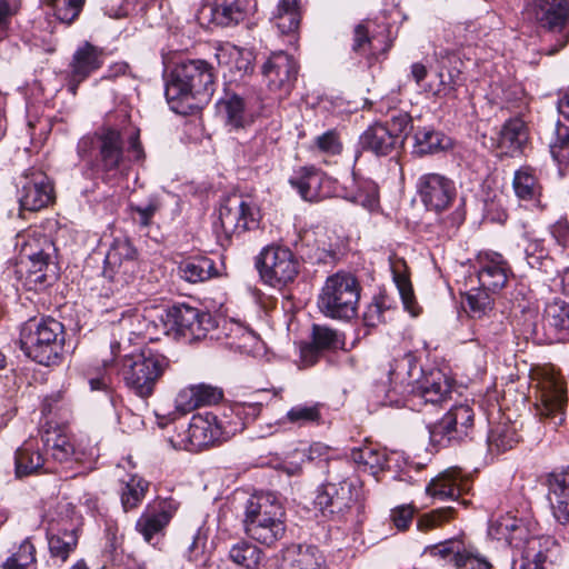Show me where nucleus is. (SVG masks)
Masks as SVG:
<instances>
[{
	"label": "nucleus",
	"instance_id": "6e6d98bb",
	"mask_svg": "<svg viewBox=\"0 0 569 569\" xmlns=\"http://www.w3.org/2000/svg\"><path fill=\"white\" fill-rule=\"evenodd\" d=\"M526 241L525 256L528 264L533 269H543L549 261L543 240L527 237Z\"/></svg>",
	"mask_w": 569,
	"mask_h": 569
},
{
	"label": "nucleus",
	"instance_id": "b1692460",
	"mask_svg": "<svg viewBox=\"0 0 569 569\" xmlns=\"http://www.w3.org/2000/svg\"><path fill=\"white\" fill-rule=\"evenodd\" d=\"M512 188L516 197L529 202L533 208L543 211L548 203L543 196V186L537 169L530 166H522L515 171Z\"/></svg>",
	"mask_w": 569,
	"mask_h": 569
},
{
	"label": "nucleus",
	"instance_id": "58836bf2",
	"mask_svg": "<svg viewBox=\"0 0 569 569\" xmlns=\"http://www.w3.org/2000/svg\"><path fill=\"white\" fill-rule=\"evenodd\" d=\"M150 483L138 475L130 476L127 481H121L119 496L124 512L137 509L149 491Z\"/></svg>",
	"mask_w": 569,
	"mask_h": 569
},
{
	"label": "nucleus",
	"instance_id": "37998d69",
	"mask_svg": "<svg viewBox=\"0 0 569 569\" xmlns=\"http://www.w3.org/2000/svg\"><path fill=\"white\" fill-rule=\"evenodd\" d=\"M229 559L246 569H258L263 559V551L247 540H240L230 548Z\"/></svg>",
	"mask_w": 569,
	"mask_h": 569
},
{
	"label": "nucleus",
	"instance_id": "79ce46f5",
	"mask_svg": "<svg viewBox=\"0 0 569 569\" xmlns=\"http://www.w3.org/2000/svg\"><path fill=\"white\" fill-rule=\"evenodd\" d=\"M350 458L359 466L370 470L372 475L382 470L387 465V453L377 445L366 443L351 449Z\"/></svg>",
	"mask_w": 569,
	"mask_h": 569
},
{
	"label": "nucleus",
	"instance_id": "9d476101",
	"mask_svg": "<svg viewBox=\"0 0 569 569\" xmlns=\"http://www.w3.org/2000/svg\"><path fill=\"white\" fill-rule=\"evenodd\" d=\"M21 253L29 258L27 279L36 287L50 284L57 278V264L53 261L56 247L46 236H18Z\"/></svg>",
	"mask_w": 569,
	"mask_h": 569
},
{
	"label": "nucleus",
	"instance_id": "393cba45",
	"mask_svg": "<svg viewBox=\"0 0 569 569\" xmlns=\"http://www.w3.org/2000/svg\"><path fill=\"white\" fill-rule=\"evenodd\" d=\"M342 346L341 335L327 326L313 325L311 342L301 347L300 359L305 367L313 366L323 351H333Z\"/></svg>",
	"mask_w": 569,
	"mask_h": 569
},
{
	"label": "nucleus",
	"instance_id": "a878e982",
	"mask_svg": "<svg viewBox=\"0 0 569 569\" xmlns=\"http://www.w3.org/2000/svg\"><path fill=\"white\" fill-rule=\"evenodd\" d=\"M222 396V390L211 385H190L178 392L174 405L179 412L188 413L199 407L217 405Z\"/></svg>",
	"mask_w": 569,
	"mask_h": 569
},
{
	"label": "nucleus",
	"instance_id": "774afa93",
	"mask_svg": "<svg viewBox=\"0 0 569 569\" xmlns=\"http://www.w3.org/2000/svg\"><path fill=\"white\" fill-rule=\"evenodd\" d=\"M550 236L555 242L561 248L569 244V221L567 217H560L557 221L551 223L548 228Z\"/></svg>",
	"mask_w": 569,
	"mask_h": 569
},
{
	"label": "nucleus",
	"instance_id": "a19ab883",
	"mask_svg": "<svg viewBox=\"0 0 569 569\" xmlns=\"http://www.w3.org/2000/svg\"><path fill=\"white\" fill-rule=\"evenodd\" d=\"M528 140L526 123L519 118L507 120L499 131L498 146L506 151H518Z\"/></svg>",
	"mask_w": 569,
	"mask_h": 569
},
{
	"label": "nucleus",
	"instance_id": "f3484780",
	"mask_svg": "<svg viewBox=\"0 0 569 569\" xmlns=\"http://www.w3.org/2000/svg\"><path fill=\"white\" fill-rule=\"evenodd\" d=\"M21 210L39 211L53 201V186L40 170L24 172L17 182Z\"/></svg>",
	"mask_w": 569,
	"mask_h": 569
},
{
	"label": "nucleus",
	"instance_id": "de8ad7c7",
	"mask_svg": "<svg viewBox=\"0 0 569 569\" xmlns=\"http://www.w3.org/2000/svg\"><path fill=\"white\" fill-rule=\"evenodd\" d=\"M488 292L480 287L466 293L462 303L470 317L482 319L492 311V299Z\"/></svg>",
	"mask_w": 569,
	"mask_h": 569
},
{
	"label": "nucleus",
	"instance_id": "bf43d9fd",
	"mask_svg": "<svg viewBox=\"0 0 569 569\" xmlns=\"http://www.w3.org/2000/svg\"><path fill=\"white\" fill-rule=\"evenodd\" d=\"M51 4L57 19L71 23L79 16L83 0H52Z\"/></svg>",
	"mask_w": 569,
	"mask_h": 569
},
{
	"label": "nucleus",
	"instance_id": "7c9ffc66",
	"mask_svg": "<svg viewBox=\"0 0 569 569\" xmlns=\"http://www.w3.org/2000/svg\"><path fill=\"white\" fill-rule=\"evenodd\" d=\"M356 498L352 496V485L347 481L339 483L328 482L317 495L316 503L322 511L331 515H341L348 510Z\"/></svg>",
	"mask_w": 569,
	"mask_h": 569
},
{
	"label": "nucleus",
	"instance_id": "a18cd8bd",
	"mask_svg": "<svg viewBox=\"0 0 569 569\" xmlns=\"http://www.w3.org/2000/svg\"><path fill=\"white\" fill-rule=\"evenodd\" d=\"M519 435L512 425L498 423L493 426L488 435L490 451L497 453L512 449L519 442Z\"/></svg>",
	"mask_w": 569,
	"mask_h": 569
},
{
	"label": "nucleus",
	"instance_id": "ea45409f",
	"mask_svg": "<svg viewBox=\"0 0 569 569\" xmlns=\"http://www.w3.org/2000/svg\"><path fill=\"white\" fill-rule=\"evenodd\" d=\"M217 273L213 260L208 257H196L183 260L178 266V274L190 283L203 282Z\"/></svg>",
	"mask_w": 569,
	"mask_h": 569
},
{
	"label": "nucleus",
	"instance_id": "09e8293b",
	"mask_svg": "<svg viewBox=\"0 0 569 569\" xmlns=\"http://www.w3.org/2000/svg\"><path fill=\"white\" fill-rule=\"evenodd\" d=\"M321 403H300L292 407L286 415V419L298 427L311 423L319 425L322 420Z\"/></svg>",
	"mask_w": 569,
	"mask_h": 569
},
{
	"label": "nucleus",
	"instance_id": "3c124183",
	"mask_svg": "<svg viewBox=\"0 0 569 569\" xmlns=\"http://www.w3.org/2000/svg\"><path fill=\"white\" fill-rule=\"evenodd\" d=\"M78 542L74 530H64L57 535L48 537L49 550L52 557L66 561L70 552L73 551Z\"/></svg>",
	"mask_w": 569,
	"mask_h": 569
},
{
	"label": "nucleus",
	"instance_id": "0eeeda50",
	"mask_svg": "<svg viewBox=\"0 0 569 569\" xmlns=\"http://www.w3.org/2000/svg\"><path fill=\"white\" fill-rule=\"evenodd\" d=\"M140 271L139 252L124 236L116 237L106 253L102 276L120 291L132 284Z\"/></svg>",
	"mask_w": 569,
	"mask_h": 569
},
{
	"label": "nucleus",
	"instance_id": "6e6552de",
	"mask_svg": "<svg viewBox=\"0 0 569 569\" xmlns=\"http://www.w3.org/2000/svg\"><path fill=\"white\" fill-rule=\"evenodd\" d=\"M528 14L541 28L556 36L555 43L542 51L552 56L569 42V0H532L527 6Z\"/></svg>",
	"mask_w": 569,
	"mask_h": 569
},
{
	"label": "nucleus",
	"instance_id": "4d7b16f0",
	"mask_svg": "<svg viewBox=\"0 0 569 569\" xmlns=\"http://www.w3.org/2000/svg\"><path fill=\"white\" fill-rule=\"evenodd\" d=\"M456 569H491V563L481 556L472 546L463 545L455 565Z\"/></svg>",
	"mask_w": 569,
	"mask_h": 569
},
{
	"label": "nucleus",
	"instance_id": "e2e57ef3",
	"mask_svg": "<svg viewBox=\"0 0 569 569\" xmlns=\"http://www.w3.org/2000/svg\"><path fill=\"white\" fill-rule=\"evenodd\" d=\"M388 310L386 302L381 298H375L363 312V322L367 327H376L386 321L385 312Z\"/></svg>",
	"mask_w": 569,
	"mask_h": 569
},
{
	"label": "nucleus",
	"instance_id": "bb28decb",
	"mask_svg": "<svg viewBox=\"0 0 569 569\" xmlns=\"http://www.w3.org/2000/svg\"><path fill=\"white\" fill-rule=\"evenodd\" d=\"M471 482L461 475L460 469L450 468L432 479L426 491L432 498L457 500L461 495L469 492Z\"/></svg>",
	"mask_w": 569,
	"mask_h": 569
},
{
	"label": "nucleus",
	"instance_id": "72a5a7b5",
	"mask_svg": "<svg viewBox=\"0 0 569 569\" xmlns=\"http://www.w3.org/2000/svg\"><path fill=\"white\" fill-rule=\"evenodd\" d=\"M450 379L440 370H432L423 377L417 387V396L426 403H441L451 393Z\"/></svg>",
	"mask_w": 569,
	"mask_h": 569
},
{
	"label": "nucleus",
	"instance_id": "dca6fc26",
	"mask_svg": "<svg viewBox=\"0 0 569 569\" xmlns=\"http://www.w3.org/2000/svg\"><path fill=\"white\" fill-rule=\"evenodd\" d=\"M178 502L172 498H158L148 503L136 522V530L144 541L154 545L178 510Z\"/></svg>",
	"mask_w": 569,
	"mask_h": 569
},
{
	"label": "nucleus",
	"instance_id": "c03bdc74",
	"mask_svg": "<svg viewBox=\"0 0 569 569\" xmlns=\"http://www.w3.org/2000/svg\"><path fill=\"white\" fill-rule=\"evenodd\" d=\"M550 153L559 167L560 174L569 171V123L558 121L555 138L550 142Z\"/></svg>",
	"mask_w": 569,
	"mask_h": 569
},
{
	"label": "nucleus",
	"instance_id": "a211bd4d",
	"mask_svg": "<svg viewBox=\"0 0 569 569\" xmlns=\"http://www.w3.org/2000/svg\"><path fill=\"white\" fill-rule=\"evenodd\" d=\"M299 64L296 59L280 50L272 52L261 67V72L268 88L278 92L280 97L287 96L297 81Z\"/></svg>",
	"mask_w": 569,
	"mask_h": 569
},
{
	"label": "nucleus",
	"instance_id": "7ed1b4c3",
	"mask_svg": "<svg viewBox=\"0 0 569 569\" xmlns=\"http://www.w3.org/2000/svg\"><path fill=\"white\" fill-rule=\"evenodd\" d=\"M216 77L213 68L201 59L181 60L170 73L166 86V98L170 109L179 114H187L190 99L200 101L209 99L214 92Z\"/></svg>",
	"mask_w": 569,
	"mask_h": 569
},
{
	"label": "nucleus",
	"instance_id": "9b49d317",
	"mask_svg": "<svg viewBox=\"0 0 569 569\" xmlns=\"http://www.w3.org/2000/svg\"><path fill=\"white\" fill-rule=\"evenodd\" d=\"M222 438L221 427L212 413L196 415L188 426L176 428L168 442L173 449L186 451H200L216 445Z\"/></svg>",
	"mask_w": 569,
	"mask_h": 569
},
{
	"label": "nucleus",
	"instance_id": "5fc2aeb1",
	"mask_svg": "<svg viewBox=\"0 0 569 569\" xmlns=\"http://www.w3.org/2000/svg\"><path fill=\"white\" fill-rule=\"evenodd\" d=\"M132 219L142 228L151 224L154 214L161 209V201L158 197L151 196L147 202L140 204L130 203Z\"/></svg>",
	"mask_w": 569,
	"mask_h": 569
},
{
	"label": "nucleus",
	"instance_id": "338daca9",
	"mask_svg": "<svg viewBox=\"0 0 569 569\" xmlns=\"http://www.w3.org/2000/svg\"><path fill=\"white\" fill-rule=\"evenodd\" d=\"M204 548L206 537H203L200 530H198L190 537V539H188L184 557L191 562H197L203 557Z\"/></svg>",
	"mask_w": 569,
	"mask_h": 569
},
{
	"label": "nucleus",
	"instance_id": "052dcab7",
	"mask_svg": "<svg viewBox=\"0 0 569 569\" xmlns=\"http://www.w3.org/2000/svg\"><path fill=\"white\" fill-rule=\"evenodd\" d=\"M316 147L326 156H337L342 151V142L335 130H329L316 138Z\"/></svg>",
	"mask_w": 569,
	"mask_h": 569
},
{
	"label": "nucleus",
	"instance_id": "aec40b11",
	"mask_svg": "<svg viewBox=\"0 0 569 569\" xmlns=\"http://www.w3.org/2000/svg\"><path fill=\"white\" fill-rule=\"evenodd\" d=\"M289 183L303 200L310 202L330 198L336 192V181L315 167H301Z\"/></svg>",
	"mask_w": 569,
	"mask_h": 569
},
{
	"label": "nucleus",
	"instance_id": "423d86ee",
	"mask_svg": "<svg viewBox=\"0 0 569 569\" xmlns=\"http://www.w3.org/2000/svg\"><path fill=\"white\" fill-rule=\"evenodd\" d=\"M360 284L355 276L337 272L325 282L318 299L320 311L332 319L349 320L357 316Z\"/></svg>",
	"mask_w": 569,
	"mask_h": 569
},
{
	"label": "nucleus",
	"instance_id": "4c0bfd02",
	"mask_svg": "<svg viewBox=\"0 0 569 569\" xmlns=\"http://www.w3.org/2000/svg\"><path fill=\"white\" fill-rule=\"evenodd\" d=\"M217 107L226 123L232 129L244 128L251 122V116L247 111L246 102L238 94L227 96L218 102Z\"/></svg>",
	"mask_w": 569,
	"mask_h": 569
},
{
	"label": "nucleus",
	"instance_id": "49530a36",
	"mask_svg": "<svg viewBox=\"0 0 569 569\" xmlns=\"http://www.w3.org/2000/svg\"><path fill=\"white\" fill-rule=\"evenodd\" d=\"M415 140L416 152L419 154L435 153L450 146L448 137L429 128L418 129L415 133Z\"/></svg>",
	"mask_w": 569,
	"mask_h": 569
},
{
	"label": "nucleus",
	"instance_id": "8fccbe9b",
	"mask_svg": "<svg viewBox=\"0 0 569 569\" xmlns=\"http://www.w3.org/2000/svg\"><path fill=\"white\" fill-rule=\"evenodd\" d=\"M3 569H37L36 548L29 539L22 541L18 549L7 558Z\"/></svg>",
	"mask_w": 569,
	"mask_h": 569
},
{
	"label": "nucleus",
	"instance_id": "c9c22d12",
	"mask_svg": "<svg viewBox=\"0 0 569 569\" xmlns=\"http://www.w3.org/2000/svg\"><path fill=\"white\" fill-rule=\"evenodd\" d=\"M272 20L281 34L295 37L301 21L300 0H280Z\"/></svg>",
	"mask_w": 569,
	"mask_h": 569
},
{
	"label": "nucleus",
	"instance_id": "0e129e2a",
	"mask_svg": "<svg viewBox=\"0 0 569 569\" xmlns=\"http://www.w3.org/2000/svg\"><path fill=\"white\" fill-rule=\"evenodd\" d=\"M415 508L411 505H402L393 508L390 519L398 530H407L413 519Z\"/></svg>",
	"mask_w": 569,
	"mask_h": 569
},
{
	"label": "nucleus",
	"instance_id": "f03ea898",
	"mask_svg": "<svg viewBox=\"0 0 569 569\" xmlns=\"http://www.w3.org/2000/svg\"><path fill=\"white\" fill-rule=\"evenodd\" d=\"M123 137L113 128H103L94 137H83L78 143V153L84 158L89 150L96 146V172L103 181H109L124 174L131 161H140L144 152L139 140V131L132 132L128 138L127 156L123 150Z\"/></svg>",
	"mask_w": 569,
	"mask_h": 569
},
{
	"label": "nucleus",
	"instance_id": "c756f323",
	"mask_svg": "<svg viewBox=\"0 0 569 569\" xmlns=\"http://www.w3.org/2000/svg\"><path fill=\"white\" fill-rule=\"evenodd\" d=\"M322 552L311 545H290L281 551V569H323Z\"/></svg>",
	"mask_w": 569,
	"mask_h": 569
},
{
	"label": "nucleus",
	"instance_id": "412c9836",
	"mask_svg": "<svg viewBox=\"0 0 569 569\" xmlns=\"http://www.w3.org/2000/svg\"><path fill=\"white\" fill-rule=\"evenodd\" d=\"M539 400L537 411L543 419H549L553 428L565 421L567 392L563 382L553 376H546L539 381Z\"/></svg>",
	"mask_w": 569,
	"mask_h": 569
},
{
	"label": "nucleus",
	"instance_id": "f704fd0d",
	"mask_svg": "<svg viewBox=\"0 0 569 569\" xmlns=\"http://www.w3.org/2000/svg\"><path fill=\"white\" fill-rule=\"evenodd\" d=\"M553 543L550 537L528 539L518 561L519 569H546L551 562L549 546Z\"/></svg>",
	"mask_w": 569,
	"mask_h": 569
},
{
	"label": "nucleus",
	"instance_id": "cd10ccee",
	"mask_svg": "<svg viewBox=\"0 0 569 569\" xmlns=\"http://www.w3.org/2000/svg\"><path fill=\"white\" fill-rule=\"evenodd\" d=\"M246 0H216L206 3L199 11V19H208L209 22L220 27L238 24L246 16Z\"/></svg>",
	"mask_w": 569,
	"mask_h": 569
},
{
	"label": "nucleus",
	"instance_id": "1a4fd4ad",
	"mask_svg": "<svg viewBox=\"0 0 569 569\" xmlns=\"http://www.w3.org/2000/svg\"><path fill=\"white\" fill-rule=\"evenodd\" d=\"M256 268L263 283L281 290L296 280L300 262L289 248L268 246L257 256Z\"/></svg>",
	"mask_w": 569,
	"mask_h": 569
},
{
	"label": "nucleus",
	"instance_id": "5701e85b",
	"mask_svg": "<svg viewBox=\"0 0 569 569\" xmlns=\"http://www.w3.org/2000/svg\"><path fill=\"white\" fill-rule=\"evenodd\" d=\"M103 64L102 49L84 42L73 53L69 64L68 89L76 94L78 87Z\"/></svg>",
	"mask_w": 569,
	"mask_h": 569
},
{
	"label": "nucleus",
	"instance_id": "e433bc0d",
	"mask_svg": "<svg viewBox=\"0 0 569 569\" xmlns=\"http://www.w3.org/2000/svg\"><path fill=\"white\" fill-rule=\"evenodd\" d=\"M526 532L522 520L516 518L509 512L491 520V525L489 527V533L491 536L499 540L503 539L511 546H516L518 541L523 540Z\"/></svg>",
	"mask_w": 569,
	"mask_h": 569
},
{
	"label": "nucleus",
	"instance_id": "2eb2a0df",
	"mask_svg": "<svg viewBox=\"0 0 569 569\" xmlns=\"http://www.w3.org/2000/svg\"><path fill=\"white\" fill-rule=\"evenodd\" d=\"M40 442L46 452L47 471L58 472L59 468L69 469L83 459L71 438L60 428H50L41 433Z\"/></svg>",
	"mask_w": 569,
	"mask_h": 569
},
{
	"label": "nucleus",
	"instance_id": "c85d7f7f",
	"mask_svg": "<svg viewBox=\"0 0 569 569\" xmlns=\"http://www.w3.org/2000/svg\"><path fill=\"white\" fill-rule=\"evenodd\" d=\"M511 269L501 254L493 253L480 260L478 280L480 287L492 293L506 287Z\"/></svg>",
	"mask_w": 569,
	"mask_h": 569
},
{
	"label": "nucleus",
	"instance_id": "4468645a",
	"mask_svg": "<svg viewBox=\"0 0 569 569\" xmlns=\"http://www.w3.org/2000/svg\"><path fill=\"white\" fill-rule=\"evenodd\" d=\"M475 412L469 405L453 406L439 421L429 426L430 440L440 447L459 442L469 436Z\"/></svg>",
	"mask_w": 569,
	"mask_h": 569
},
{
	"label": "nucleus",
	"instance_id": "f8f14e48",
	"mask_svg": "<svg viewBox=\"0 0 569 569\" xmlns=\"http://www.w3.org/2000/svg\"><path fill=\"white\" fill-rule=\"evenodd\" d=\"M259 220L260 210L242 197L233 194L221 203L214 228L218 233L221 231L226 240H230L234 234L257 229Z\"/></svg>",
	"mask_w": 569,
	"mask_h": 569
},
{
	"label": "nucleus",
	"instance_id": "6ab92c4d",
	"mask_svg": "<svg viewBox=\"0 0 569 569\" xmlns=\"http://www.w3.org/2000/svg\"><path fill=\"white\" fill-rule=\"evenodd\" d=\"M417 191L428 210L437 212L446 210L455 200L457 189L455 182L440 173H425L417 182Z\"/></svg>",
	"mask_w": 569,
	"mask_h": 569
},
{
	"label": "nucleus",
	"instance_id": "603ef678",
	"mask_svg": "<svg viewBox=\"0 0 569 569\" xmlns=\"http://www.w3.org/2000/svg\"><path fill=\"white\" fill-rule=\"evenodd\" d=\"M545 320L557 330H569V301L558 298L548 303Z\"/></svg>",
	"mask_w": 569,
	"mask_h": 569
},
{
	"label": "nucleus",
	"instance_id": "13d9d810",
	"mask_svg": "<svg viewBox=\"0 0 569 569\" xmlns=\"http://www.w3.org/2000/svg\"><path fill=\"white\" fill-rule=\"evenodd\" d=\"M455 509L452 507H445L435 509L428 513L422 515L417 521V528L420 531H428L441 526L453 518Z\"/></svg>",
	"mask_w": 569,
	"mask_h": 569
},
{
	"label": "nucleus",
	"instance_id": "2f4dec72",
	"mask_svg": "<svg viewBox=\"0 0 569 569\" xmlns=\"http://www.w3.org/2000/svg\"><path fill=\"white\" fill-rule=\"evenodd\" d=\"M16 473L18 477L29 476L39 471H47L46 452L37 439H29L16 451Z\"/></svg>",
	"mask_w": 569,
	"mask_h": 569
},
{
	"label": "nucleus",
	"instance_id": "69168bd1",
	"mask_svg": "<svg viewBox=\"0 0 569 569\" xmlns=\"http://www.w3.org/2000/svg\"><path fill=\"white\" fill-rule=\"evenodd\" d=\"M462 67L463 62L458 52H448L443 57V69H447L448 79L455 80L458 87L462 84Z\"/></svg>",
	"mask_w": 569,
	"mask_h": 569
},
{
	"label": "nucleus",
	"instance_id": "680f3d73",
	"mask_svg": "<svg viewBox=\"0 0 569 569\" xmlns=\"http://www.w3.org/2000/svg\"><path fill=\"white\" fill-rule=\"evenodd\" d=\"M411 122V117L408 113L397 112L383 124L388 126L389 132L392 133L393 138L398 139L399 144L403 142V136H406L412 128Z\"/></svg>",
	"mask_w": 569,
	"mask_h": 569
},
{
	"label": "nucleus",
	"instance_id": "473e14b6",
	"mask_svg": "<svg viewBox=\"0 0 569 569\" xmlns=\"http://www.w3.org/2000/svg\"><path fill=\"white\" fill-rule=\"evenodd\" d=\"M359 144L365 151L376 156H387L398 146V139L389 132L388 126L376 122L363 131L359 138Z\"/></svg>",
	"mask_w": 569,
	"mask_h": 569
},
{
	"label": "nucleus",
	"instance_id": "864d4df0",
	"mask_svg": "<svg viewBox=\"0 0 569 569\" xmlns=\"http://www.w3.org/2000/svg\"><path fill=\"white\" fill-rule=\"evenodd\" d=\"M465 542L460 539H449L437 545L428 546L425 553L438 557L453 567L460 552L463 551Z\"/></svg>",
	"mask_w": 569,
	"mask_h": 569
},
{
	"label": "nucleus",
	"instance_id": "4be33fe9",
	"mask_svg": "<svg viewBox=\"0 0 569 569\" xmlns=\"http://www.w3.org/2000/svg\"><path fill=\"white\" fill-rule=\"evenodd\" d=\"M543 483L555 520L560 525H569V466L549 472Z\"/></svg>",
	"mask_w": 569,
	"mask_h": 569
},
{
	"label": "nucleus",
	"instance_id": "20e7f679",
	"mask_svg": "<svg viewBox=\"0 0 569 569\" xmlns=\"http://www.w3.org/2000/svg\"><path fill=\"white\" fill-rule=\"evenodd\" d=\"M243 527L252 540L267 547L274 546L287 531L282 503L272 493L251 496L246 503Z\"/></svg>",
	"mask_w": 569,
	"mask_h": 569
},
{
	"label": "nucleus",
	"instance_id": "f257e3e1",
	"mask_svg": "<svg viewBox=\"0 0 569 569\" xmlns=\"http://www.w3.org/2000/svg\"><path fill=\"white\" fill-rule=\"evenodd\" d=\"M111 359L103 360L106 368L119 363V375L124 385L140 398L153 395L159 380L170 366V360L160 350L146 346L134 352L122 341L110 343Z\"/></svg>",
	"mask_w": 569,
	"mask_h": 569
},
{
	"label": "nucleus",
	"instance_id": "39448f33",
	"mask_svg": "<svg viewBox=\"0 0 569 569\" xmlns=\"http://www.w3.org/2000/svg\"><path fill=\"white\" fill-rule=\"evenodd\" d=\"M21 343L27 356L36 362L43 366L58 365L64 347V327L51 317L29 322Z\"/></svg>",
	"mask_w": 569,
	"mask_h": 569
},
{
	"label": "nucleus",
	"instance_id": "ddd939ff",
	"mask_svg": "<svg viewBox=\"0 0 569 569\" xmlns=\"http://www.w3.org/2000/svg\"><path fill=\"white\" fill-rule=\"evenodd\" d=\"M167 322L177 336L188 342L206 338L208 332L216 327V321L210 312L188 303H177L169 308Z\"/></svg>",
	"mask_w": 569,
	"mask_h": 569
}]
</instances>
